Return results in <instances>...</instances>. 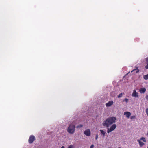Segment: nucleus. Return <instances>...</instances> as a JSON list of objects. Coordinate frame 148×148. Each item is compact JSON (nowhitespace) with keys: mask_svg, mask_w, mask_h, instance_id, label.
I'll use <instances>...</instances> for the list:
<instances>
[{"mask_svg":"<svg viewBox=\"0 0 148 148\" xmlns=\"http://www.w3.org/2000/svg\"><path fill=\"white\" fill-rule=\"evenodd\" d=\"M116 120V118L115 117H110L103 122L102 125L104 127H108L110 125L115 123Z\"/></svg>","mask_w":148,"mask_h":148,"instance_id":"f257e3e1","label":"nucleus"},{"mask_svg":"<svg viewBox=\"0 0 148 148\" xmlns=\"http://www.w3.org/2000/svg\"><path fill=\"white\" fill-rule=\"evenodd\" d=\"M75 125L72 124H70L68 128V132L71 134L74 133L75 131Z\"/></svg>","mask_w":148,"mask_h":148,"instance_id":"f03ea898","label":"nucleus"},{"mask_svg":"<svg viewBox=\"0 0 148 148\" xmlns=\"http://www.w3.org/2000/svg\"><path fill=\"white\" fill-rule=\"evenodd\" d=\"M141 140H142L145 142L146 141L145 138L144 137H141L139 140L138 139L137 140V141L138 142L139 145L140 147L143 146L145 145V144L143 142L141 141Z\"/></svg>","mask_w":148,"mask_h":148,"instance_id":"7ed1b4c3","label":"nucleus"},{"mask_svg":"<svg viewBox=\"0 0 148 148\" xmlns=\"http://www.w3.org/2000/svg\"><path fill=\"white\" fill-rule=\"evenodd\" d=\"M116 127V125L114 124L111 126L110 128H108L107 129V132L108 133L114 130Z\"/></svg>","mask_w":148,"mask_h":148,"instance_id":"20e7f679","label":"nucleus"},{"mask_svg":"<svg viewBox=\"0 0 148 148\" xmlns=\"http://www.w3.org/2000/svg\"><path fill=\"white\" fill-rule=\"evenodd\" d=\"M35 140V137L33 135H31L28 140L29 143L30 144L32 143Z\"/></svg>","mask_w":148,"mask_h":148,"instance_id":"39448f33","label":"nucleus"},{"mask_svg":"<svg viewBox=\"0 0 148 148\" xmlns=\"http://www.w3.org/2000/svg\"><path fill=\"white\" fill-rule=\"evenodd\" d=\"M84 133L86 136H90L91 134L90 131L89 129L85 130L84 132Z\"/></svg>","mask_w":148,"mask_h":148,"instance_id":"423d86ee","label":"nucleus"},{"mask_svg":"<svg viewBox=\"0 0 148 148\" xmlns=\"http://www.w3.org/2000/svg\"><path fill=\"white\" fill-rule=\"evenodd\" d=\"M114 102L113 101H109L108 103L106 104V105L107 107H109L113 104Z\"/></svg>","mask_w":148,"mask_h":148,"instance_id":"0eeeda50","label":"nucleus"},{"mask_svg":"<svg viewBox=\"0 0 148 148\" xmlns=\"http://www.w3.org/2000/svg\"><path fill=\"white\" fill-rule=\"evenodd\" d=\"M132 96L135 97H137L138 96V94L135 90H134L133 93L132 94Z\"/></svg>","mask_w":148,"mask_h":148,"instance_id":"6e6552de","label":"nucleus"},{"mask_svg":"<svg viewBox=\"0 0 148 148\" xmlns=\"http://www.w3.org/2000/svg\"><path fill=\"white\" fill-rule=\"evenodd\" d=\"M124 115H126L127 117L129 118L131 116V113L129 112H124Z\"/></svg>","mask_w":148,"mask_h":148,"instance_id":"1a4fd4ad","label":"nucleus"},{"mask_svg":"<svg viewBox=\"0 0 148 148\" xmlns=\"http://www.w3.org/2000/svg\"><path fill=\"white\" fill-rule=\"evenodd\" d=\"M146 89L145 88H141L139 90V91L141 93H144L146 91Z\"/></svg>","mask_w":148,"mask_h":148,"instance_id":"9d476101","label":"nucleus"},{"mask_svg":"<svg viewBox=\"0 0 148 148\" xmlns=\"http://www.w3.org/2000/svg\"><path fill=\"white\" fill-rule=\"evenodd\" d=\"M136 71V73H138L139 71V70L138 69V67H135V68L133 70L131 71V72L132 73L134 71Z\"/></svg>","mask_w":148,"mask_h":148,"instance_id":"9b49d317","label":"nucleus"},{"mask_svg":"<svg viewBox=\"0 0 148 148\" xmlns=\"http://www.w3.org/2000/svg\"><path fill=\"white\" fill-rule=\"evenodd\" d=\"M100 131L101 132V134L103 135V137H104L105 136V135L106 133V132L102 130H100Z\"/></svg>","mask_w":148,"mask_h":148,"instance_id":"f8f14e48","label":"nucleus"},{"mask_svg":"<svg viewBox=\"0 0 148 148\" xmlns=\"http://www.w3.org/2000/svg\"><path fill=\"white\" fill-rule=\"evenodd\" d=\"M147 65L145 66V68L147 69H148V57H147L146 58Z\"/></svg>","mask_w":148,"mask_h":148,"instance_id":"ddd939ff","label":"nucleus"},{"mask_svg":"<svg viewBox=\"0 0 148 148\" xmlns=\"http://www.w3.org/2000/svg\"><path fill=\"white\" fill-rule=\"evenodd\" d=\"M143 78L145 80L148 79V74L143 76Z\"/></svg>","mask_w":148,"mask_h":148,"instance_id":"4468645a","label":"nucleus"},{"mask_svg":"<svg viewBox=\"0 0 148 148\" xmlns=\"http://www.w3.org/2000/svg\"><path fill=\"white\" fill-rule=\"evenodd\" d=\"M122 93H121L119 94L118 95L117 97H118V98H120V97H122Z\"/></svg>","mask_w":148,"mask_h":148,"instance_id":"2eb2a0df","label":"nucleus"},{"mask_svg":"<svg viewBox=\"0 0 148 148\" xmlns=\"http://www.w3.org/2000/svg\"><path fill=\"white\" fill-rule=\"evenodd\" d=\"M130 118L131 119H134L136 118V116L134 115L133 116H131Z\"/></svg>","mask_w":148,"mask_h":148,"instance_id":"dca6fc26","label":"nucleus"},{"mask_svg":"<svg viewBox=\"0 0 148 148\" xmlns=\"http://www.w3.org/2000/svg\"><path fill=\"white\" fill-rule=\"evenodd\" d=\"M128 99L127 98H125L123 100V101H125L126 103L127 102Z\"/></svg>","mask_w":148,"mask_h":148,"instance_id":"f3484780","label":"nucleus"},{"mask_svg":"<svg viewBox=\"0 0 148 148\" xmlns=\"http://www.w3.org/2000/svg\"><path fill=\"white\" fill-rule=\"evenodd\" d=\"M145 111L147 115L148 116V108L146 109Z\"/></svg>","mask_w":148,"mask_h":148,"instance_id":"a211bd4d","label":"nucleus"},{"mask_svg":"<svg viewBox=\"0 0 148 148\" xmlns=\"http://www.w3.org/2000/svg\"><path fill=\"white\" fill-rule=\"evenodd\" d=\"M68 148H74L73 146V145H69Z\"/></svg>","mask_w":148,"mask_h":148,"instance_id":"6ab92c4d","label":"nucleus"},{"mask_svg":"<svg viewBox=\"0 0 148 148\" xmlns=\"http://www.w3.org/2000/svg\"><path fill=\"white\" fill-rule=\"evenodd\" d=\"M83 126V125H80L78 126H77L76 127L77 128H80L82 127Z\"/></svg>","mask_w":148,"mask_h":148,"instance_id":"aec40b11","label":"nucleus"},{"mask_svg":"<svg viewBox=\"0 0 148 148\" xmlns=\"http://www.w3.org/2000/svg\"><path fill=\"white\" fill-rule=\"evenodd\" d=\"M98 138V135H96L95 136V139L97 140Z\"/></svg>","mask_w":148,"mask_h":148,"instance_id":"412c9836","label":"nucleus"},{"mask_svg":"<svg viewBox=\"0 0 148 148\" xmlns=\"http://www.w3.org/2000/svg\"><path fill=\"white\" fill-rule=\"evenodd\" d=\"M94 146V145L92 144L90 147V148H93Z\"/></svg>","mask_w":148,"mask_h":148,"instance_id":"4be33fe9","label":"nucleus"},{"mask_svg":"<svg viewBox=\"0 0 148 148\" xmlns=\"http://www.w3.org/2000/svg\"><path fill=\"white\" fill-rule=\"evenodd\" d=\"M146 99L147 100H148V95H147L146 96Z\"/></svg>","mask_w":148,"mask_h":148,"instance_id":"5701e85b","label":"nucleus"},{"mask_svg":"<svg viewBox=\"0 0 148 148\" xmlns=\"http://www.w3.org/2000/svg\"><path fill=\"white\" fill-rule=\"evenodd\" d=\"M61 148H65V147L64 146H62V147Z\"/></svg>","mask_w":148,"mask_h":148,"instance_id":"b1692460","label":"nucleus"},{"mask_svg":"<svg viewBox=\"0 0 148 148\" xmlns=\"http://www.w3.org/2000/svg\"><path fill=\"white\" fill-rule=\"evenodd\" d=\"M129 73H130V72H128V73L127 74H129Z\"/></svg>","mask_w":148,"mask_h":148,"instance_id":"393cba45","label":"nucleus"},{"mask_svg":"<svg viewBox=\"0 0 148 148\" xmlns=\"http://www.w3.org/2000/svg\"><path fill=\"white\" fill-rule=\"evenodd\" d=\"M118 148H121V147H119Z\"/></svg>","mask_w":148,"mask_h":148,"instance_id":"a878e982","label":"nucleus"},{"mask_svg":"<svg viewBox=\"0 0 148 148\" xmlns=\"http://www.w3.org/2000/svg\"><path fill=\"white\" fill-rule=\"evenodd\" d=\"M147 148H148V147H147Z\"/></svg>","mask_w":148,"mask_h":148,"instance_id":"bb28decb","label":"nucleus"}]
</instances>
